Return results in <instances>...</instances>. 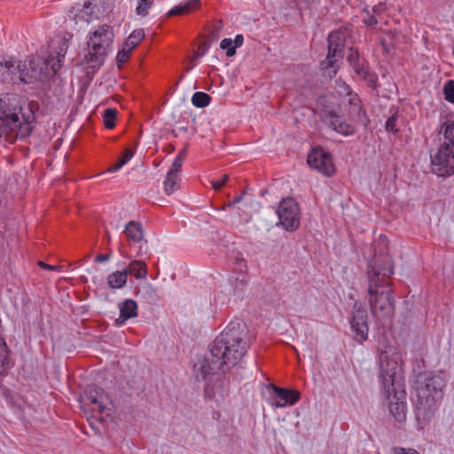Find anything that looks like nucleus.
<instances>
[{
  "instance_id": "f257e3e1",
  "label": "nucleus",
  "mask_w": 454,
  "mask_h": 454,
  "mask_svg": "<svg viewBox=\"0 0 454 454\" xmlns=\"http://www.w3.org/2000/svg\"><path fill=\"white\" fill-rule=\"evenodd\" d=\"M247 336L246 325L231 321L210 345L203 359L194 364L197 378L210 381L224 366L235 365L247 353Z\"/></svg>"
},
{
  "instance_id": "f03ea898",
  "label": "nucleus",
  "mask_w": 454,
  "mask_h": 454,
  "mask_svg": "<svg viewBox=\"0 0 454 454\" xmlns=\"http://www.w3.org/2000/svg\"><path fill=\"white\" fill-rule=\"evenodd\" d=\"M373 250L374 255L367 270L371 311L379 319H389L395 314V298L387 278L393 275L394 270L386 236L379 238Z\"/></svg>"
},
{
  "instance_id": "7ed1b4c3",
  "label": "nucleus",
  "mask_w": 454,
  "mask_h": 454,
  "mask_svg": "<svg viewBox=\"0 0 454 454\" xmlns=\"http://www.w3.org/2000/svg\"><path fill=\"white\" fill-rule=\"evenodd\" d=\"M15 100V97L0 98V137H4L10 143L19 138L24 139L31 134L40 109L37 101H23L14 106L12 102Z\"/></svg>"
},
{
  "instance_id": "20e7f679",
  "label": "nucleus",
  "mask_w": 454,
  "mask_h": 454,
  "mask_svg": "<svg viewBox=\"0 0 454 454\" xmlns=\"http://www.w3.org/2000/svg\"><path fill=\"white\" fill-rule=\"evenodd\" d=\"M444 386V380L440 376L430 372L419 373L413 387L417 397L418 415L425 418L433 413L436 408V403L442 397Z\"/></svg>"
},
{
  "instance_id": "39448f33",
  "label": "nucleus",
  "mask_w": 454,
  "mask_h": 454,
  "mask_svg": "<svg viewBox=\"0 0 454 454\" xmlns=\"http://www.w3.org/2000/svg\"><path fill=\"white\" fill-rule=\"evenodd\" d=\"M114 34L113 27L104 24L93 32L89 33L87 41L88 52L84 59L88 64V74L97 72L105 63L107 55L112 51Z\"/></svg>"
},
{
  "instance_id": "423d86ee",
  "label": "nucleus",
  "mask_w": 454,
  "mask_h": 454,
  "mask_svg": "<svg viewBox=\"0 0 454 454\" xmlns=\"http://www.w3.org/2000/svg\"><path fill=\"white\" fill-rule=\"evenodd\" d=\"M40 56H32L27 62L20 60V83L30 84L36 82H47L60 68L59 63Z\"/></svg>"
},
{
  "instance_id": "0eeeda50",
  "label": "nucleus",
  "mask_w": 454,
  "mask_h": 454,
  "mask_svg": "<svg viewBox=\"0 0 454 454\" xmlns=\"http://www.w3.org/2000/svg\"><path fill=\"white\" fill-rule=\"evenodd\" d=\"M399 356L397 354L390 355L387 350L381 351L379 358L380 374L379 378L384 393H390L397 384L404 385L403 379L400 374L401 369L398 366Z\"/></svg>"
},
{
  "instance_id": "6e6552de",
  "label": "nucleus",
  "mask_w": 454,
  "mask_h": 454,
  "mask_svg": "<svg viewBox=\"0 0 454 454\" xmlns=\"http://www.w3.org/2000/svg\"><path fill=\"white\" fill-rule=\"evenodd\" d=\"M432 172L438 176L448 177L454 175V148L441 145L434 153H431Z\"/></svg>"
},
{
  "instance_id": "1a4fd4ad",
  "label": "nucleus",
  "mask_w": 454,
  "mask_h": 454,
  "mask_svg": "<svg viewBox=\"0 0 454 454\" xmlns=\"http://www.w3.org/2000/svg\"><path fill=\"white\" fill-rule=\"evenodd\" d=\"M277 214L282 227L287 231H293L300 226V208L296 201L292 198L280 201Z\"/></svg>"
},
{
  "instance_id": "9d476101",
  "label": "nucleus",
  "mask_w": 454,
  "mask_h": 454,
  "mask_svg": "<svg viewBox=\"0 0 454 454\" xmlns=\"http://www.w3.org/2000/svg\"><path fill=\"white\" fill-rule=\"evenodd\" d=\"M350 328L354 333V338L360 343L367 340L368 337V313L367 309L355 302L352 309V315L349 319Z\"/></svg>"
},
{
  "instance_id": "9b49d317",
  "label": "nucleus",
  "mask_w": 454,
  "mask_h": 454,
  "mask_svg": "<svg viewBox=\"0 0 454 454\" xmlns=\"http://www.w3.org/2000/svg\"><path fill=\"white\" fill-rule=\"evenodd\" d=\"M385 395L389 402V411L393 417L398 422L404 421L407 409L404 385L397 384L395 388H392L390 393H385Z\"/></svg>"
},
{
  "instance_id": "f8f14e48",
  "label": "nucleus",
  "mask_w": 454,
  "mask_h": 454,
  "mask_svg": "<svg viewBox=\"0 0 454 454\" xmlns=\"http://www.w3.org/2000/svg\"><path fill=\"white\" fill-rule=\"evenodd\" d=\"M328 53L325 60L322 63H326L325 67L334 68V63L341 59L344 56V47L346 43V37L343 32L334 30L328 35Z\"/></svg>"
},
{
  "instance_id": "ddd939ff",
  "label": "nucleus",
  "mask_w": 454,
  "mask_h": 454,
  "mask_svg": "<svg viewBox=\"0 0 454 454\" xmlns=\"http://www.w3.org/2000/svg\"><path fill=\"white\" fill-rule=\"evenodd\" d=\"M307 163L326 176H332L335 172L331 154L321 147L314 148L309 153Z\"/></svg>"
},
{
  "instance_id": "4468645a",
  "label": "nucleus",
  "mask_w": 454,
  "mask_h": 454,
  "mask_svg": "<svg viewBox=\"0 0 454 454\" xmlns=\"http://www.w3.org/2000/svg\"><path fill=\"white\" fill-rule=\"evenodd\" d=\"M20 60L0 55V80L7 83H20Z\"/></svg>"
},
{
  "instance_id": "2eb2a0df",
  "label": "nucleus",
  "mask_w": 454,
  "mask_h": 454,
  "mask_svg": "<svg viewBox=\"0 0 454 454\" xmlns=\"http://www.w3.org/2000/svg\"><path fill=\"white\" fill-rule=\"evenodd\" d=\"M322 120L333 130L343 136H351L355 133V128L348 124L343 116L338 114L334 110H325L322 114Z\"/></svg>"
},
{
  "instance_id": "dca6fc26",
  "label": "nucleus",
  "mask_w": 454,
  "mask_h": 454,
  "mask_svg": "<svg viewBox=\"0 0 454 454\" xmlns=\"http://www.w3.org/2000/svg\"><path fill=\"white\" fill-rule=\"evenodd\" d=\"M127 239L133 243H140L138 250L137 251V256H142L147 254V240L144 239L143 227L138 222H129L124 230Z\"/></svg>"
},
{
  "instance_id": "f3484780",
  "label": "nucleus",
  "mask_w": 454,
  "mask_h": 454,
  "mask_svg": "<svg viewBox=\"0 0 454 454\" xmlns=\"http://www.w3.org/2000/svg\"><path fill=\"white\" fill-rule=\"evenodd\" d=\"M270 387L272 390L271 395L278 399L271 403L274 407L294 405L301 399V394L298 391L282 388L276 385H270Z\"/></svg>"
},
{
  "instance_id": "a211bd4d",
  "label": "nucleus",
  "mask_w": 454,
  "mask_h": 454,
  "mask_svg": "<svg viewBox=\"0 0 454 454\" xmlns=\"http://www.w3.org/2000/svg\"><path fill=\"white\" fill-rule=\"evenodd\" d=\"M98 8L91 2H85L82 8L72 7L68 11V15L74 20L75 24L79 21L90 23L95 19H98Z\"/></svg>"
},
{
  "instance_id": "6ab92c4d",
  "label": "nucleus",
  "mask_w": 454,
  "mask_h": 454,
  "mask_svg": "<svg viewBox=\"0 0 454 454\" xmlns=\"http://www.w3.org/2000/svg\"><path fill=\"white\" fill-rule=\"evenodd\" d=\"M84 399L86 404L93 405L92 410L98 413H103L106 409V403L107 396L105 395L104 390L98 387H90L84 392Z\"/></svg>"
},
{
  "instance_id": "aec40b11",
  "label": "nucleus",
  "mask_w": 454,
  "mask_h": 454,
  "mask_svg": "<svg viewBox=\"0 0 454 454\" xmlns=\"http://www.w3.org/2000/svg\"><path fill=\"white\" fill-rule=\"evenodd\" d=\"M120 308V316L117 319H115V325L121 326L125 324L127 320L129 318L135 317L137 316V304L132 299H127L122 303L119 305Z\"/></svg>"
},
{
  "instance_id": "412c9836",
  "label": "nucleus",
  "mask_w": 454,
  "mask_h": 454,
  "mask_svg": "<svg viewBox=\"0 0 454 454\" xmlns=\"http://www.w3.org/2000/svg\"><path fill=\"white\" fill-rule=\"evenodd\" d=\"M228 385L229 382L225 379H222L219 375H217L215 384L210 385L208 382L206 383L205 395L210 398H216L217 395H219L220 397L223 398L229 394Z\"/></svg>"
},
{
  "instance_id": "4be33fe9",
  "label": "nucleus",
  "mask_w": 454,
  "mask_h": 454,
  "mask_svg": "<svg viewBox=\"0 0 454 454\" xmlns=\"http://www.w3.org/2000/svg\"><path fill=\"white\" fill-rule=\"evenodd\" d=\"M123 270L127 271V276L129 274L137 279H144L147 276V265L142 260H132Z\"/></svg>"
},
{
  "instance_id": "5701e85b",
  "label": "nucleus",
  "mask_w": 454,
  "mask_h": 454,
  "mask_svg": "<svg viewBox=\"0 0 454 454\" xmlns=\"http://www.w3.org/2000/svg\"><path fill=\"white\" fill-rule=\"evenodd\" d=\"M200 6V0H188L169 10L168 12L167 13V17L187 14L193 10L199 9Z\"/></svg>"
},
{
  "instance_id": "b1692460",
  "label": "nucleus",
  "mask_w": 454,
  "mask_h": 454,
  "mask_svg": "<svg viewBox=\"0 0 454 454\" xmlns=\"http://www.w3.org/2000/svg\"><path fill=\"white\" fill-rule=\"evenodd\" d=\"M348 102L352 107L358 108V122L363 126L367 127L371 121L367 116L366 111L361 105V99L359 96L356 93H349Z\"/></svg>"
},
{
  "instance_id": "393cba45",
  "label": "nucleus",
  "mask_w": 454,
  "mask_h": 454,
  "mask_svg": "<svg viewBox=\"0 0 454 454\" xmlns=\"http://www.w3.org/2000/svg\"><path fill=\"white\" fill-rule=\"evenodd\" d=\"M127 283V271L117 270L111 273L107 278V284L113 289L123 287Z\"/></svg>"
},
{
  "instance_id": "a878e982",
  "label": "nucleus",
  "mask_w": 454,
  "mask_h": 454,
  "mask_svg": "<svg viewBox=\"0 0 454 454\" xmlns=\"http://www.w3.org/2000/svg\"><path fill=\"white\" fill-rule=\"evenodd\" d=\"M440 133L443 134L445 139L442 145H447L449 147L454 148V121H444L441 126Z\"/></svg>"
},
{
  "instance_id": "bb28decb",
  "label": "nucleus",
  "mask_w": 454,
  "mask_h": 454,
  "mask_svg": "<svg viewBox=\"0 0 454 454\" xmlns=\"http://www.w3.org/2000/svg\"><path fill=\"white\" fill-rule=\"evenodd\" d=\"M180 177L179 175L168 172L164 181V190L168 195H170L179 187Z\"/></svg>"
},
{
  "instance_id": "cd10ccee",
  "label": "nucleus",
  "mask_w": 454,
  "mask_h": 454,
  "mask_svg": "<svg viewBox=\"0 0 454 454\" xmlns=\"http://www.w3.org/2000/svg\"><path fill=\"white\" fill-rule=\"evenodd\" d=\"M397 33L395 31H387L384 33L383 36L380 39L382 47L387 53H391L395 45Z\"/></svg>"
},
{
  "instance_id": "c85d7f7f",
  "label": "nucleus",
  "mask_w": 454,
  "mask_h": 454,
  "mask_svg": "<svg viewBox=\"0 0 454 454\" xmlns=\"http://www.w3.org/2000/svg\"><path fill=\"white\" fill-rule=\"evenodd\" d=\"M391 115L387 118L386 123H385V129L387 132H391L393 134L398 133V129L396 127V122L399 118L398 114V108L396 107H391L389 110Z\"/></svg>"
},
{
  "instance_id": "c756f323",
  "label": "nucleus",
  "mask_w": 454,
  "mask_h": 454,
  "mask_svg": "<svg viewBox=\"0 0 454 454\" xmlns=\"http://www.w3.org/2000/svg\"><path fill=\"white\" fill-rule=\"evenodd\" d=\"M67 41L65 38L59 39L58 50L55 51L57 59L52 53L48 56V59H52L51 63H59L61 66V61L65 58L67 51Z\"/></svg>"
},
{
  "instance_id": "7c9ffc66",
  "label": "nucleus",
  "mask_w": 454,
  "mask_h": 454,
  "mask_svg": "<svg viewBox=\"0 0 454 454\" xmlns=\"http://www.w3.org/2000/svg\"><path fill=\"white\" fill-rule=\"evenodd\" d=\"M134 155V151L131 149H125L121 158L113 164L109 168L108 172H116L122 168Z\"/></svg>"
},
{
  "instance_id": "2f4dec72",
  "label": "nucleus",
  "mask_w": 454,
  "mask_h": 454,
  "mask_svg": "<svg viewBox=\"0 0 454 454\" xmlns=\"http://www.w3.org/2000/svg\"><path fill=\"white\" fill-rule=\"evenodd\" d=\"M210 101V96L202 91L195 92L192 97V105L199 108L206 107L209 105Z\"/></svg>"
},
{
  "instance_id": "473e14b6",
  "label": "nucleus",
  "mask_w": 454,
  "mask_h": 454,
  "mask_svg": "<svg viewBox=\"0 0 454 454\" xmlns=\"http://www.w3.org/2000/svg\"><path fill=\"white\" fill-rule=\"evenodd\" d=\"M117 116V111L113 108H107L104 112L103 123L106 129H113L115 126V120Z\"/></svg>"
},
{
  "instance_id": "72a5a7b5",
  "label": "nucleus",
  "mask_w": 454,
  "mask_h": 454,
  "mask_svg": "<svg viewBox=\"0 0 454 454\" xmlns=\"http://www.w3.org/2000/svg\"><path fill=\"white\" fill-rule=\"evenodd\" d=\"M363 23L369 27H373L379 23V18L372 13L368 8H364L362 11Z\"/></svg>"
},
{
  "instance_id": "f704fd0d",
  "label": "nucleus",
  "mask_w": 454,
  "mask_h": 454,
  "mask_svg": "<svg viewBox=\"0 0 454 454\" xmlns=\"http://www.w3.org/2000/svg\"><path fill=\"white\" fill-rule=\"evenodd\" d=\"M144 37V30L136 29L129 35L126 41L128 42V45H131V47H137V45L143 40Z\"/></svg>"
},
{
  "instance_id": "c9c22d12",
  "label": "nucleus",
  "mask_w": 454,
  "mask_h": 454,
  "mask_svg": "<svg viewBox=\"0 0 454 454\" xmlns=\"http://www.w3.org/2000/svg\"><path fill=\"white\" fill-rule=\"evenodd\" d=\"M444 98L450 103H454V80H448L443 87Z\"/></svg>"
},
{
  "instance_id": "e433bc0d",
  "label": "nucleus",
  "mask_w": 454,
  "mask_h": 454,
  "mask_svg": "<svg viewBox=\"0 0 454 454\" xmlns=\"http://www.w3.org/2000/svg\"><path fill=\"white\" fill-rule=\"evenodd\" d=\"M352 67L355 73L360 77L362 75L366 74V72L370 70L368 62L364 59L357 63H354V66H352Z\"/></svg>"
},
{
  "instance_id": "4c0bfd02",
  "label": "nucleus",
  "mask_w": 454,
  "mask_h": 454,
  "mask_svg": "<svg viewBox=\"0 0 454 454\" xmlns=\"http://www.w3.org/2000/svg\"><path fill=\"white\" fill-rule=\"evenodd\" d=\"M153 4V0H139L138 5L137 6V13L140 16H146L148 14V10Z\"/></svg>"
},
{
  "instance_id": "58836bf2",
  "label": "nucleus",
  "mask_w": 454,
  "mask_h": 454,
  "mask_svg": "<svg viewBox=\"0 0 454 454\" xmlns=\"http://www.w3.org/2000/svg\"><path fill=\"white\" fill-rule=\"evenodd\" d=\"M232 40L231 38H224L220 43V47L223 50H226V56L232 57L236 53V48L232 45Z\"/></svg>"
},
{
  "instance_id": "ea45409f",
  "label": "nucleus",
  "mask_w": 454,
  "mask_h": 454,
  "mask_svg": "<svg viewBox=\"0 0 454 454\" xmlns=\"http://www.w3.org/2000/svg\"><path fill=\"white\" fill-rule=\"evenodd\" d=\"M361 78L366 82L369 87L373 90H376L378 87V75L371 72L370 70L366 72V74L362 75Z\"/></svg>"
},
{
  "instance_id": "a19ab883",
  "label": "nucleus",
  "mask_w": 454,
  "mask_h": 454,
  "mask_svg": "<svg viewBox=\"0 0 454 454\" xmlns=\"http://www.w3.org/2000/svg\"><path fill=\"white\" fill-rule=\"evenodd\" d=\"M129 55L130 53L122 48L118 51L116 56V62L119 68H121L122 64H124L128 60Z\"/></svg>"
},
{
  "instance_id": "79ce46f5",
  "label": "nucleus",
  "mask_w": 454,
  "mask_h": 454,
  "mask_svg": "<svg viewBox=\"0 0 454 454\" xmlns=\"http://www.w3.org/2000/svg\"><path fill=\"white\" fill-rule=\"evenodd\" d=\"M387 4L385 2H380L378 4L374 5L372 9V13H374L379 19H381V15L387 11Z\"/></svg>"
},
{
  "instance_id": "37998d69",
  "label": "nucleus",
  "mask_w": 454,
  "mask_h": 454,
  "mask_svg": "<svg viewBox=\"0 0 454 454\" xmlns=\"http://www.w3.org/2000/svg\"><path fill=\"white\" fill-rule=\"evenodd\" d=\"M228 178H229V176L224 175V176H223L222 178H220L218 180H212L211 184H212L213 189L215 191L221 190L222 187H223L225 185Z\"/></svg>"
},
{
  "instance_id": "c03bdc74",
  "label": "nucleus",
  "mask_w": 454,
  "mask_h": 454,
  "mask_svg": "<svg viewBox=\"0 0 454 454\" xmlns=\"http://www.w3.org/2000/svg\"><path fill=\"white\" fill-rule=\"evenodd\" d=\"M144 291L146 294L147 298L151 301H153V302L157 301L158 295H157L156 290L152 286L149 285V286H145Z\"/></svg>"
},
{
  "instance_id": "a18cd8bd",
  "label": "nucleus",
  "mask_w": 454,
  "mask_h": 454,
  "mask_svg": "<svg viewBox=\"0 0 454 454\" xmlns=\"http://www.w3.org/2000/svg\"><path fill=\"white\" fill-rule=\"evenodd\" d=\"M209 44L207 42H203L198 46L197 51L194 53L195 58H200L204 56L208 51Z\"/></svg>"
},
{
  "instance_id": "49530a36",
  "label": "nucleus",
  "mask_w": 454,
  "mask_h": 454,
  "mask_svg": "<svg viewBox=\"0 0 454 454\" xmlns=\"http://www.w3.org/2000/svg\"><path fill=\"white\" fill-rule=\"evenodd\" d=\"M183 162L184 161L182 160L175 158L168 172H172V174L179 175L178 173L181 170Z\"/></svg>"
},
{
  "instance_id": "de8ad7c7",
  "label": "nucleus",
  "mask_w": 454,
  "mask_h": 454,
  "mask_svg": "<svg viewBox=\"0 0 454 454\" xmlns=\"http://www.w3.org/2000/svg\"><path fill=\"white\" fill-rule=\"evenodd\" d=\"M392 454H419L416 450L413 449H404L400 447H395L392 450Z\"/></svg>"
},
{
  "instance_id": "09e8293b",
  "label": "nucleus",
  "mask_w": 454,
  "mask_h": 454,
  "mask_svg": "<svg viewBox=\"0 0 454 454\" xmlns=\"http://www.w3.org/2000/svg\"><path fill=\"white\" fill-rule=\"evenodd\" d=\"M362 59H363L359 57L358 52L354 51H351V52L347 57V60L348 61L351 67L354 66V63H357Z\"/></svg>"
},
{
  "instance_id": "8fccbe9b",
  "label": "nucleus",
  "mask_w": 454,
  "mask_h": 454,
  "mask_svg": "<svg viewBox=\"0 0 454 454\" xmlns=\"http://www.w3.org/2000/svg\"><path fill=\"white\" fill-rule=\"evenodd\" d=\"M295 1H296V4H297L298 8L301 11L303 9L309 8V6L311 3V0H295Z\"/></svg>"
},
{
  "instance_id": "3c124183",
  "label": "nucleus",
  "mask_w": 454,
  "mask_h": 454,
  "mask_svg": "<svg viewBox=\"0 0 454 454\" xmlns=\"http://www.w3.org/2000/svg\"><path fill=\"white\" fill-rule=\"evenodd\" d=\"M110 258V254H99L95 257V262L101 263L108 261Z\"/></svg>"
},
{
  "instance_id": "603ef678",
  "label": "nucleus",
  "mask_w": 454,
  "mask_h": 454,
  "mask_svg": "<svg viewBox=\"0 0 454 454\" xmlns=\"http://www.w3.org/2000/svg\"><path fill=\"white\" fill-rule=\"evenodd\" d=\"M243 41H244V37L242 35H240V34L236 35L234 40L232 41L234 47L235 48L240 47L243 43Z\"/></svg>"
},
{
  "instance_id": "864d4df0",
  "label": "nucleus",
  "mask_w": 454,
  "mask_h": 454,
  "mask_svg": "<svg viewBox=\"0 0 454 454\" xmlns=\"http://www.w3.org/2000/svg\"><path fill=\"white\" fill-rule=\"evenodd\" d=\"M38 266L43 270H55L57 269L56 266H53V265H50V264H47L45 263L43 261H39L37 262Z\"/></svg>"
},
{
  "instance_id": "5fc2aeb1",
  "label": "nucleus",
  "mask_w": 454,
  "mask_h": 454,
  "mask_svg": "<svg viewBox=\"0 0 454 454\" xmlns=\"http://www.w3.org/2000/svg\"><path fill=\"white\" fill-rule=\"evenodd\" d=\"M245 193H246V192H243L240 195L235 197L233 200V203L236 205V204L241 202L244 198Z\"/></svg>"
},
{
  "instance_id": "6e6d98bb",
  "label": "nucleus",
  "mask_w": 454,
  "mask_h": 454,
  "mask_svg": "<svg viewBox=\"0 0 454 454\" xmlns=\"http://www.w3.org/2000/svg\"><path fill=\"white\" fill-rule=\"evenodd\" d=\"M185 156H186V150L183 149L182 151L179 152V153L176 155V158L180 159L184 161Z\"/></svg>"
},
{
  "instance_id": "4d7b16f0",
  "label": "nucleus",
  "mask_w": 454,
  "mask_h": 454,
  "mask_svg": "<svg viewBox=\"0 0 454 454\" xmlns=\"http://www.w3.org/2000/svg\"><path fill=\"white\" fill-rule=\"evenodd\" d=\"M135 47H131V45H128V42L125 41V43H123V46H122V49H125L128 52H131V51L134 49Z\"/></svg>"
},
{
  "instance_id": "13d9d810",
  "label": "nucleus",
  "mask_w": 454,
  "mask_h": 454,
  "mask_svg": "<svg viewBox=\"0 0 454 454\" xmlns=\"http://www.w3.org/2000/svg\"><path fill=\"white\" fill-rule=\"evenodd\" d=\"M235 204L233 203V200L232 201H230L228 203H226L223 207V209H226V208H230V207H232Z\"/></svg>"
},
{
  "instance_id": "bf43d9fd",
  "label": "nucleus",
  "mask_w": 454,
  "mask_h": 454,
  "mask_svg": "<svg viewBox=\"0 0 454 454\" xmlns=\"http://www.w3.org/2000/svg\"><path fill=\"white\" fill-rule=\"evenodd\" d=\"M239 264L240 267H247V262L243 258L240 259V261L239 262Z\"/></svg>"
},
{
  "instance_id": "052dcab7",
  "label": "nucleus",
  "mask_w": 454,
  "mask_h": 454,
  "mask_svg": "<svg viewBox=\"0 0 454 454\" xmlns=\"http://www.w3.org/2000/svg\"><path fill=\"white\" fill-rule=\"evenodd\" d=\"M353 112L356 114V120L358 122V108L353 107Z\"/></svg>"
},
{
  "instance_id": "680f3d73",
  "label": "nucleus",
  "mask_w": 454,
  "mask_h": 454,
  "mask_svg": "<svg viewBox=\"0 0 454 454\" xmlns=\"http://www.w3.org/2000/svg\"><path fill=\"white\" fill-rule=\"evenodd\" d=\"M240 283H241V284L246 283V280L244 279V278L240 280Z\"/></svg>"
}]
</instances>
